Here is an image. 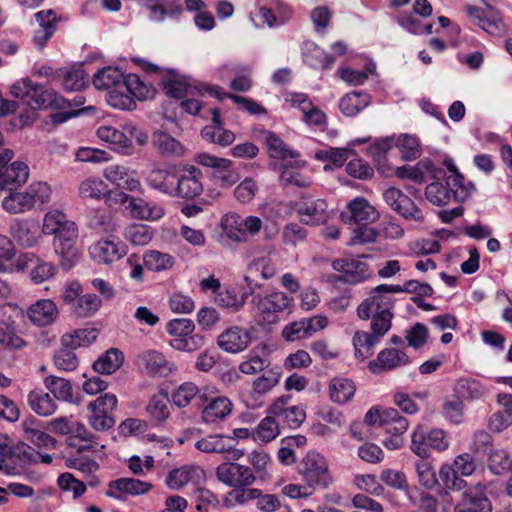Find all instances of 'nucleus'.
Here are the masks:
<instances>
[{
    "label": "nucleus",
    "mask_w": 512,
    "mask_h": 512,
    "mask_svg": "<svg viewBox=\"0 0 512 512\" xmlns=\"http://www.w3.org/2000/svg\"><path fill=\"white\" fill-rule=\"evenodd\" d=\"M395 300L391 296H368L357 308L358 317L362 320L371 319V333L358 331L353 337L355 356L366 359L373 355L374 347L380 339L391 329L394 317L392 308Z\"/></svg>",
    "instance_id": "f257e3e1"
},
{
    "label": "nucleus",
    "mask_w": 512,
    "mask_h": 512,
    "mask_svg": "<svg viewBox=\"0 0 512 512\" xmlns=\"http://www.w3.org/2000/svg\"><path fill=\"white\" fill-rule=\"evenodd\" d=\"M42 232L54 235L53 247L64 270H70L79 262L81 252L77 246L78 228L63 212L53 210L46 213Z\"/></svg>",
    "instance_id": "f03ea898"
},
{
    "label": "nucleus",
    "mask_w": 512,
    "mask_h": 512,
    "mask_svg": "<svg viewBox=\"0 0 512 512\" xmlns=\"http://www.w3.org/2000/svg\"><path fill=\"white\" fill-rule=\"evenodd\" d=\"M448 170L451 174L446 176L444 169H436L433 174L435 181L426 186L425 196L435 206L448 204L451 197L456 202L462 203L476 191L474 183L464 182V176L455 165H448Z\"/></svg>",
    "instance_id": "7ed1b4c3"
},
{
    "label": "nucleus",
    "mask_w": 512,
    "mask_h": 512,
    "mask_svg": "<svg viewBox=\"0 0 512 512\" xmlns=\"http://www.w3.org/2000/svg\"><path fill=\"white\" fill-rule=\"evenodd\" d=\"M39 462V452L23 442L13 444L11 439L0 434V471L7 475L18 474V468Z\"/></svg>",
    "instance_id": "20e7f679"
},
{
    "label": "nucleus",
    "mask_w": 512,
    "mask_h": 512,
    "mask_svg": "<svg viewBox=\"0 0 512 512\" xmlns=\"http://www.w3.org/2000/svg\"><path fill=\"white\" fill-rule=\"evenodd\" d=\"M298 471L305 484L312 490L327 489L334 482L327 460L316 451H310L305 455Z\"/></svg>",
    "instance_id": "39448f33"
},
{
    "label": "nucleus",
    "mask_w": 512,
    "mask_h": 512,
    "mask_svg": "<svg viewBox=\"0 0 512 512\" xmlns=\"http://www.w3.org/2000/svg\"><path fill=\"white\" fill-rule=\"evenodd\" d=\"M221 227L223 237L239 244L246 243L250 237L257 235L263 227V222L257 216L242 218L237 213L231 212L222 218Z\"/></svg>",
    "instance_id": "423d86ee"
},
{
    "label": "nucleus",
    "mask_w": 512,
    "mask_h": 512,
    "mask_svg": "<svg viewBox=\"0 0 512 512\" xmlns=\"http://www.w3.org/2000/svg\"><path fill=\"white\" fill-rule=\"evenodd\" d=\"M194 330L195 324L190 319L176 318L170 320L166 325V331L172 336L171 347L184 352H193L200 349L204 345L205 339L200 334H194Z\"/></svg>",
    "instance_id": "0eeeda50"
},
{
    "label": "nucleus",
    "mask_w": 512,
    "mask_h": 512,
    "mask_svg": "<svg viewBox=\"0 0 512 512\" xmlns=\"http://www.w3.org/2000/svg\"><path fill=\"white\" fill-rule=\"evenodd\" d=\"M251 304L257 310L258 321L265 324L276 323L279 319V313L286 310L290 311L292 298L285 293L275 291L266 296L261 294L254 295Z\"/></svg>",
    "instance_id": "6e6552de"
},
{
    "label": "nucleus",
    "mask_w": 512,
    "mask_h": 512,
    "mask_svg": "<svg viewBox=\"0 0 512 512\" xmlns=\"http://www.w3.org/2000/svg\"><path fill=\"white\" fill-rule=\"evenodd\" d=\"M202 171L194 165H183L177 169L175 192L172 197L187 200L198 197L203 192Z\"/></svg>",
    "instance_id": "1a4fd4ad"
},
{
    "label": "nucleus",
    "mask_w": 512,
    "mask_h": 512,
    "mask_svg": "<svg viewBox=\"0 0 512 512\" xmlns=\"http://www.w3.org/2000/svg\"><path fill=\"white\" fill-rule=\"evenodd\" d=\"M290 400V395L278 397L269 407L268 413L273 415L280 425L297 429L306 419L305 407L303 405H289Z\"/></svg>",
    "instance_id": "9d476101"
},
{
    "label": "nucleus",
    "mask_w": 512,
    "mask_h": 512,
    "mask_svg": "<svg viewBox=\"0 0 512 512\" xmlns=\"http://www.w3.org/2000/svg\"><path fill=\"white\" fill-rule=\"evenodd\" d=\"M202 406L201 420L205 424H216L226 419L232 412L233 404L231 400L222 395L210 396L207 389L200 394V402Z\"/></svg>",
    "instance_id": "9b49d317"
},
{
    "label": "nucleus",
    "mask_w": 512,
    "mask_h": 512,
    "mask_svg": "<svg viewBox=\"0 0 512 512\" xmlns=\"http://www.w3.org/2000/svg\"><path fill=\"white\" fill-rule=\"evenodd\" d=\"M117 397L112 393H105L95 401L90 402L88 409L92 414L89 417V424L96 431H105L112 428L115 420L109 415L117 407Z\"/></svg>",
    "instance_id": "f8f14e48"
},
{
    "label": "nucleus",
    "mask_w": 512,
    "mask_h": 512,
    "mask_svg": "<svg viewBox=\"0 0 512 512\" xmlns=\"http://www.w3.org/2000/svg\"><path fill=\"white\" fill-rule=\"evenodd\" d=\"M218 481L232 489L243 486H251L256 481V476L248 466L236 462H223L216 468Z\"/></svg>",
    "instance_id": "ddd939ff"
},
{
    "label": "nucleus",
    "mask_w": 512,
    "mask_h": 512,
    "mask_svg": "<svg viewBox=\"0 0 512 512\" xmlns=\"http://www.w3.org/2000/svg\"><path fill=\"white\" fill-rule=\"evenodd\" d=\"M332 267L335 271L342 273L332 276L331 281L334 283L343 282L354 285L370 277L368 264L356 258L336 259Z\"/></svg>",
    "instance_id": "4468645a"
},
{
    "label": "nucleus",
    "mask_w": 512,
    "mask_h": 512,
    "mask_svg": "<svg viewBox=\"0 0 512 512\" xmlns=\"http://www.w3.org/2000/svg\"><path fill=\"white\" fill-rule=\"evenodd\" d=\"M454 512H492L486 485L477 483L467 487L454 507Z\"/></svg>",
    "instance_id": "2eb2a0df"
},
{
    "label": "nucleus",
    "mask_w": 512,
    "mask_h": 512,
    "mask_svg": "<svg viewBox=\"0 0 512 512\" xmlns=\"http://www.w3.org/2000/svg\"><path fill=\"white\" fill-rule=\"evenodd\" d=\"M386 204L406 220L423 222L424 215L415 202L401 190L390 187L383 193Z\"/></svg>",
    "instance_id": "dca6fc26"
},
{
    "label": "nucleus",
    "mask_w": 512,
    "mask_h": 512,
    "mask_svg": "<svg viewBox=\"0 0 512 512\" xmlns=\"http://www.w3.org/2000/svg\"><path fill=\"white\" fill-rule=\"evenodd\" d=\"M299 198L296 207L303 223L316 226L326 221L328 205L324 199L307 193H302Z\"/></svg>",
    "instance_id": "f3484780"
},
{
    "label": "nucleus",
    "mask_w": 512,
    "mask_h": 512,
    "mask_svg": "<svg viewBox=\"0 0 512 512\" xmlns=\"http://www.w3.org/2000/svg\"><path fill=\"white\" fill-rule=\"evenodd\" d=\"M340 218L347 224H370L379 218V213L366 198L359 196L347 203Z\"/></svg>",
    "instance_id": "a211bd4d"
},
{
    "label": "nucleus",
    "mask_w": 512,
    "mask_h": 512,
    "mask_svg": "<svg viewBox=\"0 0 512 512\" xmlns=\"http://www.w3.org/2000/svg\"><path fill=\"white\" fill-rule=\"evenodd\" d=\"M152 484L140 479L122 477L110 481L105 495L119 501H126L129 496H139L148 493Z\"/></svg>",
    "instance_id": "6ab92c4d"
},
{
    "label": "nucleus",
    "mask_w": 512,
    "mask_h": 512,
    "mask_svg": "<svg viewBox=\"0 0 512 512\" xmlns=\"http://www.w3.org/2000/svg\"><path fill=\"white\" fill-rule=\"evenodd\" d=\"M328 324L325 316H314L303 318L287 324L282 330V336L286 341H296L312 336L314 333L324 329Z\"/></svg>",
    "instance_id": "aec40b11"
},
{
    "label": "nucleus",
    "mask_w": 512,
    "mask_h": 512,
    "mask_svg": "<svg viewBox=\"0 0 512 512\" xmlns=\"http://www.w3.org/2000/svg\"><path fill=\"white\" fill-rule=\"evenodd\" d=\"M31 109L51 108L55 110L66 109L71 102L52 89H46L40 84H33L28 104Z\"/></svg>",
    "instance_id": "412c9836"
},
{
    "label": "nucleus",
    "mask_w": 512,
    "mask_h": 512,
    "mask_svg": "<svg viewBox=\"0 0 512 512\" xmlns=\"http://www.w3.org/2000/svg\"><path fill=\"white\" fill-rule=\"evenodd\" d=\"M195 448L204 453H229V459L239 460L244 452L235 448L234 438L223 434L208 435L195 443Z\"/></svg>",
    "instance_id": "4be33fe9"
},
{
    "label": "nucleus",
    "mask_w": 512,
    "mask_h": 512,
    "mask_svg": "<svg viewBox=\"0 0 512 512\" xmlns=\"http://www.w3.org/2000/svg\"><path fill=\"white\" fill-rule=\"evenodd\" d=\"M281 375L280 368L265 370L253 381L252 392L245 400L246 406L249 408L261 407L264 402L263 397L279 383Z\"/></svg>",
    "instance_id": "5701e85b"
},
{
    "label": "nucleus",
    "mask_w": 512,
    "mask_h": 512,
    "mask_svg": "<svg viewBox=\"0 0 512 512\" xmlns=\"http://www.w3.org/2000/svg\"><path fill=\"white\" fill-rule=\"evenodd\" d=\"M196 162L202 166L216 169V177L220 180L222 186L230 187L239 180L238 173L231 169L232 161L229 159L200 153L196 156Z\"/></svg>",
    "instance_id": "b1692460"
},
{
    "label": "nucleus",
    "mask_w": 512,
    "mask_h": 512,
    "mask_svg": "<svg viewBox=\"0 0 512 512\" xmlns=\"http://www.w3.org/2000/svg\"><path fill=\"white\" fill-rule=\"evenodd\" d=\"M89 253L96 262L110 264L121 259L127 251L122 242L106 239L93 244Z\"/></svg>",
    "instance_id": "393cba45"
},
{
    "label": "nucleus",
    "mask_w": 512,
    "mask_h": 512,
    "mask_svg": "<svg viewBox=\"0 0 512 512\" xmlns=\"http://www.w3.org/2000/svg\"><path fill=\"white\" fill-rule=\"evenodd\" d=\"M412 293L413 297H430L434 290L428 283H422L417 280H408L402 286L393 284H380L371 290L370 296L387 295L390 293Z\"/></svg>",
    "instance_id": "a878e982"
},
{
    "label": "nucleus",
    "mask_w": 512,
    "mask_h": 512,
    "mask_svg": "<svg viewBox=\"0 0 512 512\" xmlns=\"http://www.w3.org/2000/svg\"><path fill=\"white\" fill-rule=\"evenodd\" d=\"M137 365L147 374L155 376H167L172 371V364L164 354L157 350H147L137 356Z\"/></svg>",
    "instance_id": "bb28decb"
},
{
    "label": "nucleus",
    "mask_w": 512,
    "mask_h": 512,
    "mask_svg": "<svg viewBox=\"0 0 512 512\" xmlns=\"http://www.w3.org/2000/svg\"><path fill=\"white\" fill-rule=\"evenodd\" d=\"M304 63L315 69H331L335 57L326 52L311 40H305L301 45Z\"/></svg>",
    "instance_id": "cd10ccee"
},
{
    "label": "nucleus",
    "mask_w": 512,
    "mask_h": 512,
    "mask_svg": "<svg viewBox=\"0 0 512 512\" xmlns=\"http://www.w3.org/2000/svg\"><path fill=\"white\" fill-rule=\"evenodd\" d=\"M410 363L408 355L394 348H386L382 350L377 359L370 361L369 368L373 373L382 370H392L398 366H405Z\"/></svg>",
    "instance_id": "c85d7f7f"
},
{
    "label": "nucleus",
    "mask_w": 512,
    "mask_h": 512,
    "mask_svg": "<svg viewBox=\"0 0 512 512\" xmlns=\"http://www.w3.org/2000/svg\"><path fill=\"white\" fill-rule=\"evenodd\" d=\"M249 342V332L238 326L228 328L218 336L219 347L224 351L232 353L244 350Z\"/></svg>",
    "instance_id": "c756f323"
},
{
    "label": "nucleus",
    "mask_w": 512,
    "mask_h": 512,
    "mask_svg": "<svg viewBox=\"0 0 512 512\" xmlns=\"http://www.w3.org/2000/svg\"><path fill=\"white\" fill-rule=\"evenodd\" d=\"M151 141L153 147L162 157L179 158L185 154V148L181 142L165 131H155Z\"/></svg>",
    "instance_id": "7c9ffc66"
},
{
    "label": "nucleus",
    "mask_w": 512,
    "mask_h": 512,
    "mask_svg": "<svg viewBox=\"0 0 512 512\" xmlns=\"http://www.w3.org/2000/svg\"><path fill=\"white\" fill-rule=\"evenodd\" d=\"M27 316L37 326L43 327L52 324L58 316V308L50 299L38 300L31 305Z\"/></svg>",
    "instance_id": "2f4dec72"
},
{
    "label": "nucleus",
    "mask_w": 512,
    "mask_h": 512,
    "mask_svg": "<svg viewBox=\"0 0 512 512\" xmlns=\"http://www.w3.org/2000/svg\"><path fill=\"white\" fill-rule=\"evenodd\" d=\"M29 176L28 165L22 161H15L5 169H0V190H12L24 184Z\"/></svg>",
    "instance_id": "473e14b6"
},
{
    "label": "nucleus",
    "mask_w": 512,
    "mask_h": 512,
    "mask_svg": "<svg viewBox=\"0 0 512 512\" xmlns=\"http://www.w3.org/2000/svg\"><path fill=\"white\" fill-rule=\"evenodd\" d=\"M176 176L177 172L174 173L169 169L158 168L148 173L146 182L151 188L172 197L175 192Z\"/></svg>",
    "instance_id": "72a5a7b5"
},
{
    "label": "nucleus",
    "mask_w": 512,
    "mask_h": 512,
    "mask_svg": "<svg viewBox=\"0 0 512 512\" xmlns=\"http://www.w3.org/2000/svg\"><path fill=\"white\" fill-rule=\"evenodd\" d=\"M161 84L169 97L182 99L189 93L190 84L188 79L175 70H168L162 76Z\"/></svg>",
    "instance_id": "f704fd0d"
},
{
    "label": "nucleus",
    "mask_w": 512,
    "mask_h": 512,
    "mask_svg": "<svg viewBox=\"0 0 512 512\" xmlns=\"http://www.w3.org/2000/svg\"><path fill=\"white\" fill-rule=\"evenodd\" d=\"M454 392L462 401H475L485 395L486 389L479 380L470 377H462L457 380L454 386Z\"/></svg>",
    "instance_id": "c9c22d12"
},
{
    "label": "nucleus",
    "mask_w": 512,
    "mask_h": 512,
    "mask_svg": "<svg viewBox=\"0 0 512 512\" xmlns=\"http://www.w3.org/2000/svg\"><path fill=\"white\" fill-rule=\"evenodd\" d=\"M370 103V96L364 92H353L343 96L339 109L346 117H352L365 109Z\"/></svg>",
    "instance_id": "e433bc0d"
},
{
    "label": "nucleus",
    "mask_w": 512,
    "mask_h": 512,
    "mask_svg": "<svg viewBox=\"0 0 512 512\" xmlns=\"http://www.w3.org/2000/svg\"><path fill=\"white\" fill-rule=\"evenodd\" d=\"M123 75L121 70L117 68L104 67L95 73L93 84L97 89L109 92L111 89L121 87Z\"/></svg>",
    "instance_id": "4c0bfd02"
},
{
    "label": "nucleus",
    "mask_w": 512,
    "mask_h": 512,
    "mask_svg": "<svg viewBox=\"0 0 512 512\" xmlns=\"http://www.w3.org/2000/svg\"><path fill=\"white\" fill-rule=\"evenodd\" d=\"M205 92L208 94L214 96L217 99H224V98H230L232 99L236 104L241 105L243 109L248 111L251 114H265L266 109L261 106L260 104L254 102L251 99L234 95V94H228L221 91V88L219 86H203Z\"/></svg>",
    "instance_id": "58836bf2"
},
{
    "label": "nucleus",
    "mask_w": 512,
    "mask_h": 512,
    "mask_svg": "<svg viewBox=\"0 0 512 512\" xmlns=\"http://www.w3.org/2000/svg\"><path fill=\"white\" fill-rule=\"evenodd\" d=\"M123 360V353L119 349L110 348L93 363V369L100 374L110 375L120 368Z\"/></svg>",
    "instance_id": "ea45409f"
},
{
    "label": "nucleus",
    "mask_w": 512,
    "mask_h": 512,
    "mask_svg": "<svg viewBox=\"0 0 512 512\" xmlns=\"http://www.w3.org/2000/svg\"><path fill=\"white\" fill-rule=\"evenodd\" d=\"M383 417L380 427L387 434L402 436L406 432L409 422L405 417L401 416L396 409L385 408Z\"/></svg>",
    "instance_id": "a19ab883"
},
{
    "label": "nucleus",
    "mask_w": 512,
    "mask_h": 512,
    "mask_svg": "<svg viewBox=\"0 0 512 512\" xmlns=\"http://www.w3.org/2000/svg\"><path fill=\"white\" fill-rule=\"evenodd\" d=\"M142 258L144 266L153 272L169 270L175 264V259L172 255L158 250H147Z\"/></svg>",
    "instance_id": "79ce46f5"
},
{
    "label": "nucleus",
    "mask_w": 512,
    "mask_h": 512,
    "mask_svg": "<svg viewBox=\"0 0 512 512\" xmlns=\"http://www.w3.org/2000/svg\"><path fill=\"white\" fill-rule=\"evenodd\" d=\"M259 496H261V490L251 488L250 486L232 489L225 495L223 506L227 509H231L236 505H244L249 501L257 500Z\"/></svg>",
    "instance_id": "37998d69"
},
{
    "label": "nucleus",
    "mask_w": 512,
    "mask_h": 512,
    "mask_svg": "<svg viewBox=\"0 0 512 512\" xmlns=\"http://www.w3.org/2000/svg\"><path fill=\"white\" fill-rule=\"evenodd\" d=\"M129 207L133 217L143 220H158L164 215L162 207L140 198L131 199Z\"/></svg>",
    "instance_id": "c03bdc74"
},
{
    "label": "nucleus",
    "mask_w": 512,
    "mask_h": 512,
    "mask_svg": "<svg viewBox=\"0 0 512 512\" xmlns=\"http://www.w3.org/2000/svg\"><path fill=\"white\" fill-rule=\"evenodd\" d=\"M97 136L102 141L112 145L115 150L128 153L130 149V142L122 133V130L113 126H100L97 129Z\"/></svg>",
    "instance_id": "a18cd8bd"
},
{
    "label": "nucleus",
    "mask_w": 512,
    "mask_h": 512,
    "mask_svg": "<svg viewBox=\"0 0 512 512\" xmlns=\"http://www.w3.org/2000/svg\"><path fill=\"white\" fill-rule=\"evenodd\" d=\"M120 88L138 100H145L153 94L151 85H147L137 74L123 75Z\"/></svg>",
    "instance_id": "49530a36"
},
{
    "label": "nucleus",
    "mask_w": 512,
    "mask_h": 512,
    "mask_svg": "<svg viewBox=\"0 0 512 512\" xmlns=\"http://www.w3.org/2000/svg\"><path fill=\"white\" fill-rule=\"evenodd\" d=\"M101 306L102 300L96 294L87 293L81 296L70 312L78 318H90L99 311Z\"/></svg>",
    "instance_id": "de8ad7c7"
},
{
    "label": "nucleus",
    "mask_w": 512,
    "mask_h": 512,
    "mask_svg": "<svg viewBox=\"0 0 512 512\" xmlns=\"http://www.w3.org/2000/svg\"><path fill=\"white\" fill-rule=\"evenodd\" d=\"M45 387L53 394V396L61 401L71 402L73 396L72 384L69 380L50 375L44 380Z\"/></svg>",
    "instance_id": "09e8293b"
},
{
    "label": "nucleus",
    "mask_w": 512,
    "mask_h": 512,
    "mask_svg": "<svg viewBox=\"0 0 512 512\" xmlns=\"http://www.w3.org/2000/svg\"><path fill=\"white\" fill-rule=\"evenodd\" d=\"M329 389L332 401L337 403L348 402L353 397L356 390L355 385L351 380L341 377L332 379Z\"/></svg>",
    "instance_id": "8fccbe9b"
},
{
    "label": "nucleus",
    "mask_w": 512,
    "mask_h": 512,
    "mask_svg": "<svg viewBox=\"0 0 512 512\" xmlns=\"http://www.w3.org/2000/svg\"><path fill=\"white\" fill-rule=\"evenodd\" d=\"M30 408L41 416H49L56 410V403L48 393L43 391H31L28 395Z\"/></svg>",
    "instance_id": "3c124183"
},
{
    "label": "nucleus",
    "mask_w": 512,
    "mask_h": 512,
    "mask_svg": "<svg viewBox=\"0 0 512 512\" xmlns=\"http://www.w3.org/2000/svg\"><path fill=\"white\" fill-rule=\"evenodd\" d=\"M247 300V293L239 294L235 288L229 287L219 290L215 296L217 305L223 308H229L233 311H239Z\"/></svg>",
    "instance_id": "603ef678"
},
{
    "label": "nucleus",
    "mask_w": 512,
    "mask_h": 512,
    "mask_svg": "<svg viewBox=\"0 0 512 512\" xmlns=\"http://www.w3.org/2000/svg\"><path fill=\"white\" fill-rule=\"evenodd\" d=\"M265 144L268 149V153L271 158L275 159H287L295 158L298 156L297 153L288 149L286 144L280 139L275 133L271 131H263Z\"/></svg>",
    "instance_id": "864d4df0"
},
{
    "label": "nucleus",
    "mask_w": 512,
    "mask_h": 512,
    "mask_svg": "<svg viewBox=\"0 0 512 512\" xmlns=\"http://www.w3.org/2000/svg\"><path fill=\"white\" fill-rule=\"evenodd\" d=\"M203 391L193 382H184L171 394V401L179 408L187 407L191 401L198 397Z\"/></svg>",
    "instance_id": "5fc2aeb1"
},
{
    "label": "nucleus",
    "mask_w": 512,
    "mask_h": 512,
    "mask_svg": "<svg viewBox=\"0 0 512 512\" xmlns=\"http://www.w3.org/2000/svg\"><path fill=\"white\" fill-rule=\"evenodd\" d=\"M34 207L29 191L12 193L3 200V208L11 213H23Z\"/></svg>",
    "instance_id": "6e6d98bb"
},
{
    "label": "nucleus",
    "mask_w": 512,
    "mask_h": 512,
    "mask_svg": "<svg viewBox=\"0 0 512 512\" xmlns=\"http://www.w3.org/2000/svg\"><path fill=\"white\" fill-rule=\"evenodd\" d=\"M98 336L96 329H78L74 334H65L61 338L62 346L76 349L93 343Z\"/></svg>",
    "instance_id": "4d7b16f0"
},
{
    "label": "nucleus",
    "mask_w": 512,
    "mask_h": 512,
    "mask_svg": "<svg viewBox=\"0 0 512 512\" xmlns=\"http://www.w3.org/2000/svg\"><path fill=\"white\" fill-rule=\"evenodd\" d=\"M106 101L115 109L131 111L136 108L135 98L120 87L111 89L106 95Z\"/></svg>",
    "instance_id": "13d9d810"
},
{
    "label": "nucleus",
    "mask_w": 512,
    "mask_h": 512,
    "mask_svg": "<svg viewBox=\"0 0 512 512\" xmlns=\"http://www.w3.org/2000/svg\"><path fill=\"white\" fill-rule=\"evenodd\" d=\"M124 238L133 245H147L153 238V231L148 225L133 224L125 228Z\"/></svg>",
    "instance_id": "bf43d9fd"
},
{
    "label": "nucleus",
    "mask_w": 512,
    "mask_h": 512,
    "mask_svg": "<svg viewBox=\"0 0 512 512\" xmlns=\"http://www.w3.org/2000/svg\"><path fill=\"white\" fill-rule=\"evenodd\" d=\"M465 405L463 401L455 395L452 399H446L441 408V413L446 420L453 424H461L464 421Z\"/></svg>",
    "instance_id": "052dcab7"
},
{
    "label": "nucleus",
    "mask_w": 512,
    "mask_h": 512,
    "mask_svg": "<svg viewBox=\"0 0 512 512\" xmlns=\"http://www.w3.org/2000/svg\"><path fill=\"white\" fill-rule=\"evenodd\" d=\"M168 402L167 394H156L149 400L146 411L153 419L162 422L170 415Z\"/></svg>",
    "instance_id": "680f3d73"
},
{
    "label": "nucleus",
    "mask_w": 512,
    "mask_h": 512,
    "mask_svg": "<svg viewBox=\"0 0 512 512\" xmlns=\"http://www.w3.org/2000/svg\"><path fill=\"white\" fill-rule=\"evenodd\" d=\"M453 466L444 464L439 470V478L443 486L452 491H460L466 488L467 482L458 476Z\"/></svg>",
    "instance_id": "e2e57ef3"
},
{
    "label": "nucleus",
    "mask_w": 512,
    "mask_h": 512,
    "mask_svg": "<svg viewBox=\"0 0 512 512\" xmlns=\"http://www.w3.org/2000/svg\"><path fill=\"white\" fill-rule=\"evenodd\" d=\"M58 486L65 492H72L73 498L77 499L86 492V484L75 478L72 473L65 472L59 475Z\"/></svg>",
    "instance_id": "0e129e2a"
},
{
    "label": "nucleus",
    "mask_w": 512,
    "mask_h": 512,
    "mask_svg": "<svg viewBox=\"0 0 512 512\" xmlns=\"http://www.w3.org/2000/svg\"><path fill=\"white\" fill-rule=\"evenodd\" d=\"M196 501V509L199 512H209L210 510L217 509L220 506L218 497L206 488H198L194 492Z\"/></svg>",
    "instance_id": "69168bd1"
},
{
    "label": "nucleus",
    "mask_w": 512,
    "mask_h": 512,
    "mask_svg": "<svg viewBox=\"0 0 512 512\" xmlns=\"http://www.w3.org/2000/svg\"><path fill=\"white\" fill-rule=\"evenodd\" d=\"M196 469L192 466H183L173 469L166 478V484L170 489L179 490L192 479Z\"/></svg>",
    "instance_id": "338daca9"
},
{
    "label": "nucleus",
    "mask_w": 512,
    "mask_h": 512,
    "mask_svg": "<svg viewBox=\"0 0 512 512\" xmlns=\"http://www.w3.org/2000/svg\"><path fill=\"white\" fill-rule=\"evenodd\" d=\"M427 441V429L423 426H418L411 436V450L420 458L429 457L430 445H428Z\"/></svg>",
    "instance_id": "774afa93"
}]
</instances>
